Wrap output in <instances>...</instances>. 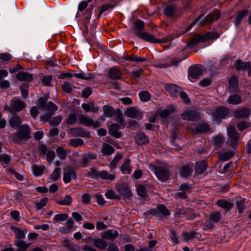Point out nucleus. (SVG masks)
I'll return each mask as SVG.
<instances>
[{
  "instance_id": "obj_1",
  "label": "nucleus",
  "mask_w": 251,
  "mask_h": 251,
  "mask_svg": "<svg viewBox=\"0 0 251 251\" xmlns=\"http://www.w3.org/2000/svg\"><path fill=\"white\" fill-rule=\"evenodd\" d=\"M149 169L153 171L156 177L161 181H165L169 177V166L166 163H161L157 166L153 164H150Z\"/></svg>"
},
{
  "instance_id": "obj_2",
  "label": "nucleus",
  "mask_w": 251,
  "mask_h": 251,
  "mask_svg": "<svg viewBox=\"0 0 251 251\" xmlns=\"http://www.w3.org/2000/svg\"><path fill=\"white\" fill-rule=\"evenodd\" d=\"M219 36V34L214 31L208 32L204 35H197L193 38L191 43L196 44L201 41L217 39Z\"/></svg>"
},
{
  "instance_id": "obj_3",
  "label": "nucleus",
  "mask_w": 251,
  "mask_h": 251,
  "mask_svg": "<svg viewBox=\"0 0 251 251\" xmlns=\"http://www.w3.org/2000/svg\"><path fill=\"white\" fill-rule=\"evenodd\" d=\"M14 136L19 139H27L30 137V129L28 126L24 125L15 133Z\"/></svg>"
},
{
  "instance_id": "obj_4",
  "label": "nucleus",
  "mask_w": 251,
  "mask_h": 251,
  "mask_svg": "<svg viewBox=\"0 0 251 251\" xmlns=\"http://www.w3.org/2000/svg\"><path fill=\"white\" fill-rule=\"evenodd\" d=\"M78 121L82 125L86 126H92L93 127H97L100 126L98 121H94L92 119L84 115H81L78 118Z\"/></svg>"
},
{
  "instance_id": "obj_5",
  "label": "nucleus",
  "mask_w": 251,
  "mask_h": 251,
  "mask_svg": "<svg viewBox=\"0 0 251 251\" xmlns=\"http://www.w3.org/2000/svg\"><path fill=\"white\" fill-rule=\"evenodd\" d=\"M117 190L123 199H129L132 196L131 190L127 184H123L119 185L117 187Z\"/></svg>"
},
{
  "instance_id": "obj_6",
  "label": "nucleus",
  "mask_w": 251,
  "mask_h": 251,
  "mask_svg": "<svg viewBox=\"0 0 251 251\" xmlns=\"http://www.w3.org/2000/svg\"><path fill=\"white\" fill-rule=\"evenodd\" d=\"M234 66L237 71H247L249 76H251V65L249 62H244L240 60H237Z\"/></svg>"
},
{
  "instance_id": "obj_7",
  "label": "nucleus",
  "mask_w": 251,
  "mask_h": 251,
  "mask_svg": "<svg viewBox=\"0 0 251 251\" xmlns=\"http://www.w3.org/2000/svg\"><path fill=\"white\" fill-rule=\"evenodd\" d=\"M229 138L230 139L231 146L234 147L237 143L239 135L234 127L229 126L227 128Z\"/></svg>"
},
{
  "instance_id": "obj_8",
  "label": "nucleus",
  "mask_w": 251,
  "mask_h": 251,
  "mask_svg": "<svg viewBox=\"0 0 251 251\" xmlns=\"http://www.w3.org/2000/svg\"><path fill=\"white\" fill-rule=\"evenodd\" d=\"M75 177L76 175L73 168L68 167L64 169L63 181L65 183H69L72 179H75Z\"/></svg>"
},
{
  "instance_id": "obj_9",
  "label": "nucleus",
  "mask_w": 251,
  "mask_h": 251,
  "mask_svg": "<svg viewBox=\"0 0 251 251\" xmlns=\"http://www.w3.org/2000/svg\"><path fill=\"white\" fill-rule=\"evenodd\" d=\"M181 118L183 120L195 121L200 118V115L196 111H186L181 115Z\"/></svg>"
},
{
  "instance_id": "obj_10",
  "label": "nucleus",
  "mask_w": 251,
  "mask_h": 251,
  "mask_svg": "<svg viewBox=\"0 0 251 251\" xmlns=\"http://www.w3.org/2000/svg\"><path fill=\"white\" fill-rule=\"evenodd\" d=\"M126 114L127 116L137 120H140L142 118V112L135 107L128 108L126 111Z\"/></svg>"
},
{
  "instance_id": "obj_11",
  "label": "nucleus",
  "mask_w": 251,
  "mask_h": 251,
  "mask_svg": "<svg viewBox=\"0 0 251 251\" xmlns=\"http://www.w3.org/2000/svg\"><path fill=\"white\" fill-rule=\"evenodd\" d=\"M136 34L140 38L151 43H159L161 41L156 39L153 36L146 32L135 31Z\"/></svg>"
},
{
  "instance_id": "obj_12",
  "label": "nucleus",
  "mask_w": 251,
  "mask_h": 251,
  "mask_svg": "<svg viewBox=\"0 0 251 251\" xmlns=\"http://www.w3.org/2000/svg\"><path fill=\"white\" fill-rule=\"evenodd\" d=\"M11 108L17 112L21 111L25 106V103L17 98L13 99L10 103Z\"/></svg>"
},
{
  "instance_id": "obj_13",
  "label": "nucleus",
  "mask_w": 251,
  "mask_h": 251,
  "mask_svg": "<svg viewBox=\"0 0 251 251\" xmlns=\"http://www.w3.org/2000/svg\"><path fill=\"white\" fill-rule=\"evenodd\" d=\"M202 74V69L201 67L194 66L189 70V76L192 78L197 79Z\"/></svg>"
},
{
  "instance_id": "obj_14",
  "label": "nucleus",
  "mask_w": 251,
  "mask_h": 251,
  "mask_svg": "<svg viewBox=\"0 0 251 251\" xmlns=\"http://www.w3.org/2000/svg\"><path fill=\"white\" fill-rule=\"evenodd\" d=\"M118 235V231L113 229H108L101 233V236L103 238L108 240H113L115 239Z\"/></svg>"
},
{
  "instance_id": "obj_15",
  "label": "nucleus",
  "mask_w": 251,
  "mask_h": 251,
  "mask_svg": "<svg viewBox=\"0 0 251 251\" xmlns=\"http://www.w3.org/2000/svg\"><path fill=\"white\" fill-rule=\"evenodd\" d=\"M229 113V110L226 108L220 107L216 109L214 114L215 120L218 121V118H224Z\"/></svg>"
},
{
  "instance_id": "obj_16",
  "label": "nucleus",
  "mask_w": 251,
  "mask_h": 251,
  "mask_svg": "<svg viewBox=\"0 0 251 251\" xmlns=\"http://www.w3.org/2000/svg\"><path fill=\"white\" fill-rule=\"evenodd\" d=\"M209 129V126L205 123H200L195 128H192V130L194 134L207 131Z\"/></svg>"
},
{
  "instance_id": "obj_17",
  "label": "nucleus",
  "mask_w": 251,
  "mask_h": 251,
  "mask_svg": "<svg viewBox=\"0 0 251 251\" xmlns=\"http://www.w3.org/2000/svg\"><path fill=\"white\" fill-rule=\"evenodd\" d=\"M166 90L173 96H176L178 95L180 91V88L176 85L168 84L165 86Z\"/></svg>"
},
{
  "instance_id": "obj_18",
  "label": "nucleus",
  "mask_w": 251,
  "mask_h": 251,
  "mask_svg": "<svg viewBox=\"0 0 251 251\" xmlns=\"http://www.w3.org/2000/svg\"><path fill=\"white\" fill-rule=\"evenodd\" d=\"M14 245L17 247L18 251H26L30 244L26 243L23 240H16L14 242Z\"/></svg>"
},
{
  "instance_id": "obj_19",
  "label": "nucleus",
  "mask_w": 251,
  "mask_h": 251,
  "mask_svg": "<svg viewBox=\"0 0 251 251\" xmlns=\"http://www.w3.org/2000/svg\"><path fill=\"white\" fill-rule=\"evenodd\" d=\"M156 214L160 217H166L170 215V213L165 206L160 204L157 207Z\"/></svg>"
},
{
  "instance_id": "obj_20",
  "label": "nucleus",
  "mask_w": 251,
  "mask_h": 251,
  "mask_svg": "<svg viewBox=\"0 0 251 251\" xmlns=\"http://www.w3.org/2000/svg\"><path fill=\"white\" fill-rule=\"evenodd\" d=\"M251 110L249 108H244L237 110L235 112V116L239 118H245L251 114Z\"/></svg>"
},
{
  "instance_id": "obj_21",
  "label": "nucleus",
  "mask_w": 251,
  "mask_h": 251,
  "mask_svg": "<svg viewBox=\"0 0 251 251\" xmlns=\"http://www.w3.org/2000/svg\"><path fill=\"white\" fill-rule=\"evenodd\" d=\"M131 160L126 159L125 162L121 167V170L124 174H130L132 170V166L130 165Z\"/></svg>"
},
{
  "instance_id": "obj_22",
  "label": "nucleus",
  "mask_w": 251,
  "mask_h": 251,
  "mask_svg": "<svg viewBox=\"0 0 251 251\" xmlns=\"http://www.w3.org/2000/svg\"><path fill=\"white\" fill-rule=\"evenodd\" d=\"M220 16L219 12L218 10L209 14L205 18V23H211L213 21L217 20Z\"/></svg>"
},
{
  "instance_id": "obj_23",
  "label": "nucleus",
  "mask_w": 251,
  "mask_h": 251,
  "mask_svg": "<svg viewBox=\"0 0 251 251\" xmlns=\"http://www.w3.org/2000/svg\"><path fill=\"white\" fill-rule=\"evenodd\" d=\"M11 229L15 233L17 240H23L25 238V234L23 229L14 226H12Z\"/></svg>"
},
{
  "instance_id": "obj_24",
  "label": "nucleus",
  "mask_w": 251,
  "mask_h": 251,
  "mask_svg": "<svg viewBox=\"0 0 251 251\" xmlns=\"http://www.w3.org/2000/svg\"><path fill=\"white\" fill-rule=\"evenodd\" d=\"M120 128V125L117 124H113L111 125L109 129L110 134L116 137L119 138L121 136V134L119 131Z\"/></svg>"
},
{
  "instance_id": "obj_25",
  "label": "nucleus",
  "mask_w": 251,
  "mask_h": 251,
  "mask_svg": "<svg viewBox=\"0 0 251 251\" xmlns=\"http://www.w3.org/2000/svg\"><path fill=\"white\" fill-rule=\"evenodd\" d=\"M109 77L112 79H118L121 78V72L116 68H112L108 72Z\"/></svg>"
},
{
  "instance_id": "obj_26",
  "label": "nucleus",
  "mask_w": 251,
  "mask_h": 251,
  "mask_svg": "<svg viewBox=\"0 0 251 251\" xmlns=\"http://www.w3.org/2000/svg\"><path fill=\"white\" fill-rule=\"evenodd\" d=\"M192 167L189 165L183 166L180 170V175L182 177H187L192 173Z\"/></svg>"
},
{
  "instance_id": "obj_27",
  "label": "nucleus",
  "mask_w": 251,
  "mask_h": 251,
  "mask_svg": "<svg viewBox=\"0 0 251 251\" xmlns=\"http://www.w3.org/2000/svg\"><path fill=\"white\" fill-rule=\"evenodd\" d=\"M21 123V118L16 115L13 116L9 120V124L13 128H17Z\"/></svg>"
},
{
  "instance_id": "obj_28",
  "label": "nucleus",
  "mask_w": 251,
  "mask_h": 251,
  "mask_svg": "<svg viewBox=\"0 0 251 251\" xmlns=\"http://www.w3.org/2000/svg\"><path fill=\"white\" fill-rule=\"evenodd\" d=\"M99 177L104 180L113 181L116 178V176L114 173L109 174L107 172L105 171H101L100 172Z\"/></svg>"
},
{
  "instance_id": "obj_29",
  "label": "nucleus",
  "mask_w": 251,
  "mask_h": 251,
  "mask_svg": "<svg viewBox=\"0 0 251 251\" xmlns=\"http://www.w3.org/2000/svg\"><path fill=\"white\" fill-rule=\"evenodd\" d=\"M238 80L235 76H232L229 80V88L230 91L234 92L238 87Z\"/></svg>"
},
{
  "instance_id": "obj_30",
  "label": "nucleus",
  "mask_w": 251,
  "mask_h": 251,
  "mask_svg": "<svg viewBox=\"0 0 251 251\" xmlns=\"http://www.w3.org/2000/svg\"><path fill=\"white\" fill-rule=\"evenodd\" d=\"M81 107L86 112H97L99 110V108L95 107L93 102L83 103Z\"/></svg>"
},
{
  "instance_id": "obj_31",
  "label": "nucleus",
  "mask_w": 251,
  "mask_h": 251,
  "mask_svg": "<svg viewBox=\"0 0 251 251\" xmlns=\"http://www.w3.org/2000/svg\"><path fill=\"white\" fill-rule=\"evenodd\" d=\"M135 140L137 144L141 145L147 143L148 138L144 133H139L136 135Z\"/></svg>"
},
{
  "instance_id": "obj_32",
  "label": "nucleus",
  "mask_w": 251,
  "mask_h": 251,
  "mask_svg": "<svg viewBox=\"0 0 251 251\" xmlns=\"http://www.w3.org/2000/svg\"><path fill=\"white\" fill-rule=\"evenodd\" d=\"M94 244L96 247L100 249H105L107 246V242L102 238L96 239Z\"/></svg>"
},
{
  "instance_id": "obj_33",
  "label": "nucleus",
  "mask_w": 251,
  "mask_h": 251,
  "mask_svg": "<svg viewBox=\"0 0 251 251\" xmlns=\"http://www.w3.org/2000/svg\"><path fill=\"white\" fill-rule=\"evenodd\" d=\"M248 13L249 11L248 10H244L241 11L237 14L234 22L236 26L240 24L243 18L246 16Z\"/></svg>"
},
{
  "instance_id": "obj_34",
  "label": "nucleus",
  "mask_w": 251,
  "mask_h": 251,
  "mask_svg": "<svg viewBox=\"0 0 251 251\" xmlns=\"http://www.w3.org/2000/svg\"><path fill=\"white\" fill-rule=\"evenodd\" d=\"M114 152V149L109 145L104 144L101 150L102 153L104 155H109Z\"/></svg>"
},
{
  "instance_id": "obj_35",
  "label": "nucleus",
  "mask_w": 251,
  "mask_h": 251,
  "mask_svg": "<svg viewBox=\"0 0 251 251\" xmlns=\"http://www.w3.org/2000/svg\"><path fill=\"white\" fill-rule=\"evenodd\" d=\"M17 78L20 80H29L32 78V75L29 73L20 72L17 75Z\"/></svg>"
},
{
  "instance_id": "obj_36",
  "label": "nucleus",
  "mask_w": 251,
  "mask_h": 251,
  "mask_svg": "<svg viewBox=\"0 0 251 251\" xmlns=\"http://www.w3.org/2000/svg\"><path fill=\"white\" fill-rule=\"evenodd\" d=\"M206 168L205 162L201 161L197 162L196 166V172L197 174H201L204 172Z\"/></svg>"
},
{
  "instance_id": "obj_37",
  "label": "nucleus",
  "mask_w": 251,
  "mask_h": 251,
  "mask_svg": "<svg viewBox=\"0 0 251 251\" xmlns=\"http://www.w3.org/2000/svg\"><path fill=\"white\" fill-rule=\"evenodd\" d=\"M233 156V153L232 152H223L219 153V159L223 161H225L230 159Z\"/></svg>"
},
{
  "instance_id": "obj_38",
  "label": "nucleus",
  "mask_w": 251,
  "mask_h": 251,
  "mask_svg": "<svg viewBox=\"0 0 251 251\" xmlns=\"http://www.w3.org/2000/svg\"><path fill=\"white\" fill-rule=\"evenodd\" d=\"M57 156L60 159L65 160L66 158L67 151L62 147H58L56 150Z\"/></svg>"
},
{
  "instance_id": "obj_39",
  "label": "nucleus",
  "mask_w": 251,
  "mask_h": 251,
  "mask_svg": "<svg viewBox=\"0 0 251 251\" xmlns=\"http://www.w3.org/2000/svg\"><path fill=\"white\" fill-rule=\"evenodd\" d=\"M221 219V214L220 212L216 211L212 213L209 217V221L214 223H217Z\"/></svg>"
},
{
  "instance_id": "obj_40",
  "label": "nucleus",
  "mask_w": 251,
  "mask_h": 251,
  "mask_svg": "<svg viewBox=\"0 0 251 251\" xmlns=\"http://www.w3.org/2000/svg\"><path fill=\"white\" fill-rule=\"evenodd\" d=\"M241 98L238 95H233L229 97L227 102L232 104H236L241 102Z\"/></svg>"
},
{
  "instance_id": "obj_41",
  "label": "nucleus",
  "mask_w": 251,
  "mask_h": 251,
  "mask_svg": "<svg viewBox=\"0 0 251 251\" xmlns=\"http://www.w3.org/2000/svg\"><path fill=\"white\" fill-rule=\"evenodd\" d=\"M44 170V166H39L37 165H34L32 167V171L33 174L36 176H39L43 174Z\"/></svg>"
},
{
  "instance_id": "obj_42",
  "label": "nucleus",
  "mask_w": 251,
  "mask_h": 251,
  "mask_svg": "<svg viewBox=\"0 0 251 251\" xmlns=\"http://www.w3.org/2000/svg\"><path fill=\"white\" fill-rule=\"evenodd\" d=\"M174 7L171 5L166 6L164 8V13L168 17H171L174 13Z\"/></svg>"
},
{
  "instance_id": "obj_43",
  "label": "nucleus",
  "mask_w": 251,
  "mask_h": 251,
  "mask_svg": "<svg viewBox=\"0 0 251 251\" xmlns=\"http://www.w3.org/2000/svg\"><path fill=\"white\" fill-rule=\"evenodd\" d=\"M140 99L141 101L146 102L151 99V95L147 91H142L139 93Z\"/></svg>"
},
{
  "instance_id": "obj_44",
  "label": "nucleus",
  "mask_w": 251,
  "mask_h": 251,
  "mask_svg": "<svg viewBox=\"0 0 251 251\" xmlns=\"http://www.w3.org/2000/svg\"><path fill=\"white\" fill-rule=\"evenodd\" d=\"M103 110L104 115L108 117H112L114 113V109L109 106H103Z\"/></svg>"
},
{
  "instance_id": "obj_45",
  "label": "nucleus",
  "mask_w": 251,
  "mask_h": 251,
  "mask_svg": "<svg viewBox=\"0 0 251 251\" xmlns=\"http://www.w3.org/2000/svg\"><path fill=\"white\" fill-rule=\"evenodd\" d=\"M60 169L58 168H55L50 176V178L54 181L58 179L60 177Z\"/></svg>"
},
{
  "instance_id": "obj_46",
  "label": "nucleus",
  "mask_w": 251,
  "mask_h": 251,
  "mask_svg": "<svg viewBox=\"0 0 251 251\" xmlns=\"http://www.w3.org/2000/svg\"><path fill=\"white\" fill-rule=\"evenodd\" d=\"M83 141L81 139H74L70 140L69 144L71 146L73 147H77L78 146L83 145Z\"/></svg>"
},
{
  "instance_id": "obj_47",
  "label": "nucleus",
  "mask_w": 251,
  "mask_h": 251,
  "mask_svg": "<svg viewBox=\"0 0 251 251\" xmlns=\"http://www.w3.org/2000/svg\"><path fill=\"white\" fill-rule=\"evenodd\" d=\"M72 201V198L69 195H66L62 200L58 201L57 203L61 205H69L71 203Z\"/></svg>"
},
{
  "instance_id": "obj_48",
  "label": "nucleus",
  "mask_w": 251,
  "mask_h": 251,
  "mask_svg": "<svg viewBox=\"0 0 251 251\" xmlns=\"http://www.w3.org/2000/svg\"><path fill=\"white\" fill-rule=\"evenodd\" d=\"M138 194L141 197H145L147 194V190L145 187L142 185H139L137 187Z\"/></svg>"
},
{
  "instance_id": "obj_49",
  "label": "nucleus",
  "mask_w": 251,
  "mask_h": 251,
  "mask_svg": "<svg viewBox=\"0 0 251 251\" xmlns=\"http://www.w3.org/2000/svg\"><path fill=\"white\" fill-rule=\"evenodd\" d=\"M100 172H99L94 168L90 169L87 172V176L93 178H99Z\"/></svg>"
},
{
  "instance_id": "obj_50",
  "label": "nucleus",
  "mask_w": 251,
  "mask_h": 251,
  "mask_svg": "<svg viewBox=\"0 0 251 251\" xmlns=\"http://www.w3.org/2000/svg\"><path fill=\"white\" fill-rule=\"evenodd\" d=\"M68 218V215L66 214H60L56 215L54 218L53 220L55 222H61L66 221Z\"/></svg>"
},
{
  "instance_id": "obj_51",
  "label": "nucleus",
  "mask_w": 251,
  "mask_h": 251,
  "mask_svg": "<svg viewBox=\"0 0 251 251\" xmlns=\"http://www.w3.org/2000/svg\"><path fill=\"white\" fill-rule=\"evenodd\" d=\"M46 108L48 111L52 113L57 110L58 107L52 102L50 101L46 106Z\"/></svg>"
},
{
  "instance_id": "obj_52",
  "label": "nucleus",
  "mask_w": 251,
  "mask_h": 251,
  "mask_svg": "<svg viewBox=\"0 0 251 251\" xmlns=\"http://www.w3.org/2000/svg\"><path fill=\"white\" fill-rule=\"evenodd\" d=\"M75 76L77 78L85 80H90L93 78L92 75L91 74H89L87 75L83 73L75 74Z\"/></svg>"
},
{
  "instance_id": "obj_53",
  "label": "nucleus",
  "mask_w": 251,
  "mask_h": 251,
  "mask_svg": "<svg viewBox=\"0 0 251 251\" xmlns=\"http://www.w3.org/2000/svg\"><path fill=\"white\" fill-rule=\"evenodd\" d=\"M63 244L64 247L69 250H74L75 249V246L69 239H64L63 241Z\"/></svg>"
},
{
  "instance_id": "obj_54",
  "label": "nucleus",
  "mask_w": 251,
  "mask_h": 251,
  "mask_svg": "<svg viewBox=\"0 0 251 251\" xmlns=\"http://www.w3.org/2000/svg\"><path fill=\"white\" fill-rule=\"evenodd\" d=\"M105 196L108 199H117L119 198V196L116 195L114 191L108 190L105 194Z\"/></svg>"
},
{
  "instance_id": "obj_55",
  "label": "nucleus",
  "mask_w": 251,
  "mask_h": 251,
  "mask_svg": "<svg viewBox=\"0 0 251 251\" xmlns=\"http://www.w3.org/2000/svg\"><path fill=\"white\" fill-rule=\"evenodd\" d=\"M48 199L47 198L42 199L39 202L36 203V206L38 209H42L46 204Z\"/></svg>"
},
{
  "instance_id": "obj_56",
  "label": "nucleus",
  "mask_w": 251,
  "mask_h": 251,
  "mask_svg": "<svg viewBox=\"0 0 251 251\" xmlns=\"http://www.w3.org/2000/svg\"><path fill=\"white\" fill-rule=\"evenodd\" d=\"M244 200L240 199L236 201V205L238 208L239 213H242L244 208Z\"/></svg>"
},
{
  "instance_id": "obj_57",
  "label": "nucleus",
  "mask_w": 251,
  "mask_h": 251,
  "mask_svg": "<svg viewBox=\"0 0 251 251\" xmlns=\"http://www.w3.org/2000/svg\"><path fill=\"white\" fill-rule=\"evenodd\" d=\"M96 202L100 205H103L104 204V200L102 196L99 194H96L94 196Z\"/></svg>"
},
{
  "instance_id": "obj_58",
  "label": "nucleus",
  "mask_w": 251,
  "mask_h": 251,
  "mask_svg": "<svg viewBox=\"0 0 251 251\" xmlns=\"http://www.w3.org/2000/svg\"><path fill=\"white\" fill-rule=\"evenodd\" d=\"M217 203L219 206L224 208H228L230 207L229 203H228L227 201L223 200L218 201Z\"/></svg>"
},
{
  "instance_id": "obj_59",
  "label": "nucleus",
  "mask_w": 251,
  "mask_h": 251,
  "mask_svg": "<svg viewBox=\"0 0 251 251\" xmlns=\"http://www.w3.org/2000/svg\"><path fill=\"white\" fill-rule=\"evenodd\" d=\"M213 140L214 144L217 146H220L224 142L223 137L220 135L214 137Z\"/></svg>"
},
{
  "instance_id": "obj_60",
  "label": "nucleus",
  "mask_w": 251,
  "mask_h": 251,
  "mask_svg": "<svg viewBox=\"0 0 251 251\" xmlns=\"http://www.w3.org/2000/svg\"><path fill=\"white\" fill-rule=\"evenodd\" d=\"M10 216L16 221L19 222L20 220V213L17 210H14L10 212Z\"/></svg>"
},
{
  "instance_id": "obj_61",
  "label": "nucleus",
  "mask_w": 251,
  "mask_h": 251,
  "mask_svg": "<svg viewBox=\"0 0 251 251\" xmlns=\"http://www.w3.org/2000/svg\"><path fill=\"white\" fill-rule=\"evenodd\" d=\"M48 97L49 94L45 96V97L40 98L38 100V106L41 108L44 107L45 106V103L47 101Z\"/></svg>"
},
{
  "instance_id": "obj_62",
  "label": "nucleus",
  "mask_w": 251,
  "mask_h": 251,
  "mask_svg": "<svg viewBox=\"0 0 251 251\" xmlns=\"http://www.w3.org/2000/svg\"><path fill=\"white\" fill-rule=\"evenodd\" d=\"M76 116L75 113H71L67 120V123L69 125H72L76 121Z\"/></svg>"
},
{
  "instance_id": "obj_63",
  "label": "nucleus",
  "mask_w": 251,
  "mask_h": 251,
  "mask_svg": "<svg viewBox=\"0 0 251 251\" xmlns=\"http://www.w3.org/2000/svg\"><path fill=\"white\" fill-rule=\"evenodd\" d=\"M178 95L179 96L182 102L185 103H188L189 102L188 98L185 93L180 91Z\"/></svg>"
},
{
  "instance_id": "obj_64",
  "label": "nucleus",
  "mask_w": 251,
  "mask_h": 251,
  "mask_svg": "<svg viewBox=\"0 0 251 251\" xmlns=\"http://www.w3.org/2000/svg\"><path fill=\"white\" fill-rule=\"evenodd\" d=\"M61 120V117L60 116H57L53 118L50 122V123L53 126H57L60 123Z\"/></svg>"
}]
</instances>
